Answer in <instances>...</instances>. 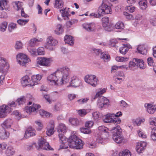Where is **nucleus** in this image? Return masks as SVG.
Wrapping results in <instances>:
<instances>
[{
  "mask_svg": "<svg viewBox=\"0 0 156 156\" xmlns=\"http://www.w3.org/2000/svg\"><path fill=\"white\" fill-rule=\"evenodd\" d=\"M71 71L70 69L67 66H64L58 68L55 72L48 76L47 78L48 80L52 83L55 85L58 84V79L61 78V84H64L69 80V75Z\"/></svg>",
  "mask_w": 156,
  "mask_h": 156,
  "instance_id": "f257e3e1",
  "label": "nucleus"
},
{
  "mask_svg": "<svg viewBox=\"0 0 156 156\" xmlns=\"http://www.w3.org/2000/svg\"><path fill=\"white\" fill-rule=\"evenodd\" d=\"M67 141L70 148L76 149H80L83 148L82 140L74 134H72L67 139Z\"/></svg>",
  "mask_w": 156,
  "mask_h": 156,
  "instance_id": "f03ea898",
  "label": "nucleus"
},
{
  "mask_svg": "<svg viewBox=\"0 0 156 156\" xmlns=\"http://www.w3.org/2000/svg\"><path fill=\"white\" fill-rule=\"evenodd\" d=\"M106 0H104L103 3L98 9V13H92L90 14L91 16H93L95 18H99L103 14H111L112 9L110 6H108L106 4Z\"/></svg>",
  "mask_w": 156,
  "mask_h": 156,
  "instance_id": "7ed1b4c3",
  "label": "nucleus"
},
{
  "mask_svg": "<svg viewBox=\"0 0 156 156\" xmlns=\"http://www.w3.org/2000/svg\"><path fill=\"white\" fill-rule=\"evenodd\" d=\"M113 113H108L105 115L103 118V122L106 123H113L117 125L121 122V119L118 118H114Z\"/></svg>",
  "mask_w": 156,
  "mask_h": 156,
  "instance_id": "20e7f679",
  "label": "nucleus"
},
{
  "mask_svg": "<svg viewBox=\"0 0 156 156\" xmlns=\"http://www.w3.org/2000/svg\"><path fill=\"white\" fill-rule=\"evenodd\" d=\"M84 80L87 83L93 87H95L98 84V80L95 75H87L85 76Z\"/></svg>",
  "mask_w": 156,
  "mask_h": 156,
  "instance_id": "39448f33",
  "label": "nucleus"
},
{
  "mask_svg": "<svg viewBox=\"0 0 156 156\" xmlns=\"http://www.w3.org/2000/svg\"><path fill=\"white\" fill-rule=\"evenodd\" d=\"M58 43V41L52 37H48L47 39V43L45 46L46 48L51 51L54 50V46H55Z\"/></svg>",
  "mask_w": 156,
  "mask_h": 156,
  "instance_id": "423d86ee",
  "label": "nucleus"
},
{
  "mask_svg": "<svg viewBox=\"0 0 156 156\" xmlns=\"http://www.w3.org/2000/svg\"><path fill=\"white\" fill-rule=\"evenodd\" d=\"M16 58L18 63L22 66H24L29 60L27 56L23 53L18 54L16 56Z\"/></svg>",
  "mask_w": 156,
  "mask_h": 156,
  "instance_id": "0eeeda50",
  "label": "nucleus"
},
{
  "mask_svg": "<svg viewBox=\"0 0 156 156\" xmlns=\"http://www.w3.org/2000/svg\"><path fill=\"white\" fill-rule=\"evenodd\" d=\"M39 148L47 150H53L52 148L49 145L46 140L43 139H40L38 142Z\"/></svg>",
  "mask_w": 156,
  "mask_h": 156,
  "instance_id": "6e6552de",
  "label": "nucleus"
},
{
  "mask_svg": "<svg viewBox=\"0 0 156 156\" xmlns=\"http://www.w3.org/2000/svg\"><path fill=\"white\" fill-rule=\"evenodd\" d=\"M98 105L101 108H105L109 103V100L106 97L101 96L100 97L98 101Z\"/></svg>",
  "mask_w": 156,
  "mask_h": 156,
  "instance_id": "1a4fd4ad",
  "label": "nucleus"
},
{
  "mask_svg": "<svg viewBox=\"0 0 156 156\" xmlns=\"http://www.w3.org/2000/svg\"><path fill=\"white\" fill-rule=\"evenodd\" d=\"M110 131L112 134V139H115V138H116V136L117 135H120L122 134L121 129L119 125L115 126V127H112L110 129Z\"/></svg>",
  "mask_w": 156,
  "mask_h": 156,
  "instance_id": "9d476101",
  "label": "nucleus"
},
{
  "mask_svg": "<svg viewBox=\"0 0 156 156\" xmlns=\"http://www.w3.org/2000/svg\"><path fill=\"white\" fill-rule=\"evenodd\" d=\"M11 111V108L5 105H3L0 106V118L5 117L6 116L7 114L10 112Z\"/></svg>",
  "mask_w": 156,
  "mask_h": 156,
  "instance_id": "9b49d317",
  "label": "nucleus"
},
{
  "mask_svg": "<svg viewBox=\"0 0 156 156\" xmlns=\"http://www.w3.org/2000/svg\"><path fill=\"white\" fill-rule=\"evenodd\" d=\"M81 83V81L76 76H73L71 78L70 84L68 87L70 86L74 87H77L79 86Z\"/></svg>",
  "mask_w": 156,
  "mask_h": 156,
  "instance_id": "f8f14e48",
  "label": "nucleus"
},
{
  "mask_svg": "<svg viewBox=\"0 0 156 156\" xmlns=\"http://www.w3.org/2000/svg\"><path fill=\"white\" fill-rule=\"evenodd\" d=\"M51 59L49 58L40 57L38 58L37 63L39 64L44 66H49L51 62Z\"/></svg>",
  "mask_w": 156,
  "mask_h": 156,
  "instance_id": "ddd939ff",
  "label": "nucleus"
},
{
  "mask_svg": "<svg viewBox=\"0 0 156 156\" xmlns=\"http://www.w3.org/2000/svg\"><path fill=\"white\" fill-rule=\"evenodd\" d=\"M6 11L9 10V5L8 0H1L0 1V10Z\"/></svg>",
  "mask_w": 156,
  "mask_h": 156,
  "instance_id": "4468645a",
  "label": "nucleus"
},
{
  "mask_svg": "<svg viewBox=\"0 0 156 156\" xmlns=\"http://www.w3.org/2000/svg\"><path fill=\"white\" fill-rule=\"evenodd\" d=\"M54 127V121L52 120L50 121L46 131L48 136H49L53 134Z\"/></svg>",
  "mask_w": 156,
  "mask_h": 156,
  "instance_id": "2eb2a0df",
  "label": "nucleus"
},
{
  "mask_svg": "<svg viewBox=\"0 0 156 156\" xmlns=\"http://www.w3.org/2000/svg\"><path fill=\"white\" fill-rule=\"evenodd\" d=\"M147 143L145 142H141L137 144L136 147V151L139 153H142L147 145Z\"/></svg>",
  "mask_w": 156,
  "mask_h": 156,
  "instance_id": "dca6fc26",
  "label": "nucleus"
},
{
  "mask_svg": "<svg viewBox=\"0 0 156 156\" xmlns=\"http://www.w3.org/2000/svg\"><path fill=\"white\" fill-rule=\"evenodd\" d=\"M84 29L88 31H93L95 28V25L94 23H85L83 25Z\"/></svg>",
  "mask_w": 156,
  "mask_h": 156,
  "instance_id": "f3484780",
  "label": "nucleus"
},
{
  "mask_svg": "<svg viewBox=\"0 0 156 156\" xmlns=\"http://www.w3.org/2000/svg\"><path fill=\"white\" fill-rule=\"evenodd\" d=\"M36 134V132L35 130L32 127L28 128L25 132L24 136L27 138L30 136H35Z\"/></svg>",
  "mask_w": 156,
  "mask_h": 156,
  "instance_id": "a211bd4d",
  "label": "nucleus"
},
{
  "mask_svg": "<svg viewBox=\"0 0 156 156\" xmlns=\"http://www.w3.org/2000/svg\"><path fill=\"white\" fill-rule=\"evenodd\" d=\"M9 135V132L6 131L5 129H0V139L4 140L7 139Z\"/></svg>",
  "mask_w": 156,
  "mask_h": 156,
  "instance_id": "6ab92c4d",
  "label": "nucleus"
},
{
  "mask_svg": "<svg viewBox=\"0 0 156 156\" xmlns=\"http://www.w3.org/2000/svg\"><path fill=\"white\" fill-rule=\"evenodd\" d=\"M13 123V121L12 119H6L1 124L2 128L4 129L9 128Z\"/></svg>",
  "mask_w": 156,
  "mask_h": 156,
  "instance_id": "aec40b11",
  "label": "nucleus"
},
{
  "mask_svg": "<svg viewBox=\"0 0 156 156\" xmlns=\"http://www.w3.org/2000/svg\"><path fill=\"white\" fill-rule=\"evenodd\" d=\"M41 106L39 105L33 104L31 106L27 107L26 108V112L27 113H31L32 112L36 111V110L40 108Z\"/></svg>",
  "mask_w": 156,
  "mask_h": 156,
  "instance_id": "412c9836",
  "label": "nucleus"
},
{
  "mask_svg": "<svg viewBox=\"0 0 156 156\" xmlns=\"http://www.w3.org/2000/svg\"><path fill=\"white\" fill-rule=\"evenodd\" d=\"M109 137V132L101 133L100 137H98L97 139V141H98L99 143H102L103 140H106L108 139Z\"/></svg>",
  "mask_w": 156,
  "mask_h": 156,
  "instance_id": "4be33fe9",
  "label": "nucleus"
},
{
  "mask_svg": "<svg viewBox=\"0 0 156 156\" xmlns=\"http://www.w3.org/2000/svg\"><path fill=\"white\" fill-rule=\"evenodd\" d=\"M144 106L147 108V112L150 114L154 113L156 110V107L155 106H153L151 104L146 103L145 104Z\"/></svg>",
  "mask_w": 156,
  "mask_h": 156,
  "instance_id": "5701e85b",
  "label": "nucleus"
},
{
  "mask_svg": "<svg viewBox=\"0 0 156 156\" xmlns=\"http://www.w3.org/2000/svg\"><path fill=\"white\" fill-rule=\"evenodd\" d=\"M28 78L29 77L28 76H26L22 78L21 83L23 87H25L29 85L30 86H34V84L29 83V81H30L29 80L30 79H29Z\"/></svg>",
  "mask_w": 156,
  "mask_h": 156,
  "instance_id": "b1692460",
  "label": "nucleus"
},
{
  "mask_svg": "<svg viewBox=\"0 0 156 156\" xmlns=\"http://www.w3.org/2000/svg\"><path fill=\"white\" fill-rule=\"evenodd\" d=\"M69 8H66L64 9H62L60 10L62 16L64 17L65 20L69 19V17L70 16L68 12Z\"/></svg>",
  "mask_w": 156,
  "mask_h": 156,
  "instance_id": "393cba45",
  "label": "nucleus"
},
{
  "mask_svg": "<svg viewBox=\"0 0 156 156\" xmlns=\"http://www.w3.org/2000/svg\"><path fill=\"white\" fill-rule=\"evenodd\" d=\"M74 40L73 37L69 35H66L64 37V41L66 43L70 45L74 44Z\"/></svg>",
  "mask_w": 156,
  "mask_h": 156,
  "instance_id": "a878e982",
  "label": "nucleus"
},
{
  "mask_svg": "<svg viewBox=\"0 0 156 156\" xmlns=\"http://www.w3.org/2000/svg\"><path fill=\"white\" fill-rule=\"evenodd\" d=\"M136 49L139 53L143 55H145L147 52V50L146 47L143 45H138Z\"/></svg>",
  "mask_w": 156,
  "mask_h": 156,
  "instance_id": "bb28decb",
  "label": "nucleus"
},
{
  "mask_svg": "<svg viewBox=\"0 0 156 156\" xmlns=\"http://www.w3.org/2000/svg\"><path fill=\"white\" fill-rule=\"evenodd\" d=\"M66 131V128L65 125L63 123H60L58 128V132L59 134H64Z\"/></svg>",
  "mask_w": 156,
  "mask_h": 156,
  "instance_id": "cd10ccee",
  "label": "nucleus"
},
{
  "mask_svg": "<svg viewBox=\"0 0 156 156\" xmlns=\"http://www.w3.org/2000/svg\"><path fill=\"white\" fill-rule=\"evenodd\" d=\"M69 121L70 123L72 125L77 126L80 124L81 122L80 121L76 118H71L69 119Z\"/></svg>",
  "mask_w": 156,
  "mask_h": 156,
  "instance_id": "c85d7f7f",
  "label": "nucleus"
},
{
  "mask_svg": "<svg viewBox=\"0 0 156 156\" xmlns=\"http://www.w3.org/2000/svg\"><path fill=\"white\" fill-rule=\"evenodd\" d=\"M137 58H134L133 60L132 61L129 62V67L132 70H134L133 67H135L134 69H136L137 67Z\"/></svg>",
  "mask_w": 156,
  "mask_h": 156,
  "instance_id": "c756f323",
  "label": "nucleus"
},
{
  "mask_svg": "<svg viewBox=\"0 0 156 156\" xmlns=\"http://www.w3.org/2000/svg\"><path fill=\"white\" fill-rule=\"evenodd\" d=\"M42 78V76L39 74L36 75H33L31 77V80L34 83L33 84L34 85L36 83L40 80Z\"/></svg>",
  "mask_w": 156,
  "mask_h": 156,
  "instance_id": "7c9ffc66",
  "label": "nucleus"
},
{
  "mask_svg": "<svg viewBox=\"0 0 156 156\" xmlns=\"http://www.w3.org/2000/svg\"><path fill=\"white\" fill-rule=\"evenodd\" d=\"M15 153L13 148L11 147H8L5 151V153L8 156H12Z\"/></svg>",
  "mask_w": 156,
  "mask_h": 156,
  "instance_id": "2f4dec72",
  "label": "nucleus"
},
{
  "mask_svg": "<svg viewBox=\"0 0 156 156\" xmlns=\"http://www.w3.org/2000/svg\"><path fill=\"white\" fill-rule=\"evenodd\" d=\"M147 0H140L139 4L140 9L143 10H145L147 7Z\"/></svg>",
  "mask_w": 156,
  "mask_h": 156,
  "instance_id": "473e14b6",
  "label": "nucleus"
},
{
  "mask_svg": "<svg viewBox=\"0 0 156 156\" xmlns=\"http://www.w3.org/2000/svg\"><path fill=\"white\" fill-rule=\"evenodd\" d=\"M100 57L101 58H102L105 61H108L110 59L109 55L106 52H103L101 53Z\"/></svg>",
  "mask_w": 156,
  "mask_h": 156,
  "instance_id": "72a5a7b5",
  "label": "nucleus"
},
{
  "mask_svg": "<svg viewBox=\"0 0 156 156\" xmlns=\"http://www.w3.org/2000/svg\"><path fill=\"white\" fill-rule=\"evenodd\" d=\"M63 2L62 0H55V7L57 8H61L63 6Z\"/></svg>",
  "mask_w": 156,
  "mask_h": 156,
  "instance_id": "f704fd0d",
  "label": "nucleus"
},
{
  "mask_svg": "<svg viewBox=\"0 0 156 156\" xmlns=\"http://www.w3.org/2000/svg\"><path fill=\"white\" fill-rule=\"evenodd\" d=\"M151 128V137L154 141H156V127H154Z\"/></svg>",
  "mask_w": 156,
  "mask_h": 156,
  "instance_id": "c9c22d12",
  "label": "nucleus"
},
{
  "mask_svg": "<svg viewBox=\"0 0 156 156\" xmlns=\"http://www.w3.org/2000/svg\"><path fill=\"white\" fill-rule=\"evenodd\" d=\"M14 48L16 50L22 49L23 48V43L20 41H16L14 45Z\"/></svg>",
  "mask_w": 156,
  "mask_h": 156,
  "instance_id": "e433bc0d",
  "label": "nucleus"
},
{
  "mask_svg": "<svg viewBox=\"0 0 156 156\" xmlns=\"http://www.w3.org/2000/svg\"><path fill=\"white\" fill-rule=\"evenodd\" d=\"M116 136V138H115V139H113V140L117 143H121L124 139L122 134L120 135H117Z\"/></svg>",
  "mask_w": 156,
  "mask_h": 156,
  "instance_id": "4c0bfd02",
  "label": "nucleus"
},
{
  "mask_svg": "<svg viewBox=\"0 0 156 156\" xmlns=\"http://www.w3.org/2000/svg\"><path fill=\"white\" fill-rule=\"evenodd\" d=\"M27 49L31 55L33 56L37 55V52L35 48L29 46Z\"/></svg>",
  "mask_w": 156,
  "mask_h": 156,
  "instance_id": "58836bf2",
  "label": "nucleus"
},
{
  "mask_svg": "<svg viewBox=\"0 0 156 156\" xmlns=\"http://www.w3.org/2000/svg\"><path fill=\"white\" fill-rule=\"evenodd\" d=\"M63 31V30L62 25L58 24L57 25V29L55 31V32L56 34H62Z\"/></svg>",
  "mask_w": 156,
  "mask_h": 156,
  "instance_id": "ea45409f",
  "label": "nucleus"
},
{
  "mask_svg": "<svg viewBox=\"0 0 156 156\" xmlns=\"http://www.w3.org/2000/svg\"><path fill=\"white\" fill-rule=\"evenodd\" d=\"M119 156H131V154L128 150H125L120 152L119 154Z\"/></svg>",
  "mask_w": 156,
  "mask_h": 156,
  "instance_id": "a19ab883",
  "label": "nucleus"
},
{
  "mask_svg": "<svg viewBox=\"0 0 156 156\" xmlns=\"http://www.w3.org/2000/svg\"><path fill=\"white\" fill-rule=\"evenodd\" d=\"M115 27L117 29H122L124 27V25L122 22L119 21L115 24Z\"/></svg>",
  "mask_w": 156,
  "mask_h": 156,
  "instance_id": "79ce46f5",
  "label": "nucleus"
},
{
  "mask_svg": "<svg viewBox=\"0 0 156 156\" xmlns=\"http://www.w3.org/2000/svg\"><path fill=\"white\" fill-rule=\"evenodd\" d=\"M64 134H58V136L61 143L64 144L67 141L66 137L64 136Z\"/></svg>",
  "mask_w": 156,
  "mask_h": 156,
  "instance_id": "37998d69",
  "label": "nucleus"
},
{
  "mask_svg": "<svg viewBox=\"0 0 156 156\" xmlns=\"http://www.w3.org/2000/svg\"><path fill=\"white\" fill-rule=\"evenodd\" d=\"M8 25V23L6 22H4L1 23L0 25V31L4 32L6 30Z\"/></svg>",
  "mask_w": 156,
  "mask_h": 156,
  "instance_id": "c03bdc74",
  "label": "nucleus"
},
{
  "mask_svg": "<svg viewBox=\"0 0 156 156\" xmlns=\"http://www.w3.org/2000/svg\"><path fill=\"white\" fill-rule=\"evenodd\" d=\"M29 21V20H23L20 19L18 20L17 22L20 26H23L27 23Z\"/></svg>",
  "mask_w": 156,
  "mask_h": 156,
  "instance_id": "a18cd8bd",
  "label": "nucleus"
},
{
  "mask_svg": "<svg viewBox=\"0 0 156 156\" xmlns=\"http://www.w3.org/2000/svg\"><path fill=\"white\" fill-rule=\"evenodd\" d=\"M26 100L25 97L24 96H22L18 98L17 101L19 105H20L25 103L26 102Z\"/></svg>",
  "mask_w": 156,
  "mask_h": 156,
  "instance_id": "49530a36",
  "label": "nucleus"
},
{
  "mask_svg": "<svg viewBox=\"0 0 156 156\" xmlns=\"http://www.w3.org/2000/svg\"><path fill=\"white\" fill-rule=\"evenodd\" d=\"M16 28V24L15 23H12L9 24L8 27V30L9 32H12L13 30Z\"/></svg>",
  "mask_w": 156,
  "mask_h": 156,
  "instance_id": "de8ad7c7",
  "label": "nucleus"
},
{
  "mask_svg": "<svg viewBox=\"0 0 156 156\" xmlns=\"http://www.w3.org/2000/svg\"><path fill=\"white\" fill-rule=\"evenodd\" d=\"M37 55H44L45 53L44 48L43 47H40L37 50Z\"/></svg>",
  "mask_w": 156,
  "mask_h": 156,
  "instance_id": "09e8293b",
  "label": "nucleus"
},
{
  "mask_svg": "<svg viewBox=\"0 0 156 156\" xmlns=\"http://www.w3.org/2000/svg\"><path fill=\"white\" fill-rule=\"evenodd\" d=\"M103 27H106L108 24L109 19L108 17H104L102 19Z\"/></svg>",
  "mask_w": 156,
  "mask_h": 156,
  "instance_id": "8fccbe9b",
  "label": "nucleus"
},
{
  "mask_svg": "<svg viewBox=\"0 0 156 156\" xmlns=\"http://www.w3.org/2000/svg\"><path fill=\"white\" fill-rule=\"evenodd\" d=\"M77 21L76 20L74 19L67 21L66 23V26L67 28L70 27L72 25L76 23Z\"/></svg>",
  "mask_w": 156,
  "mask_h": 156,
  "instance_id": "3c124183",
  "label": "nucleus"
},
{
  "mask_svg": "<svg viewBox=\"0 0 156 156\" xmlns=\"http://www.w3.org/2000/svg\"><path fill=\"white\" fill-rule=\"evenodd\" d=\"M128 51V48L126 47L123 46L121 47L119 49L120 52L122 54H125L126 52Z\"/></svg>",
  "mask_w": 156,
  "mask_h": 156,
  "instance_id": "603ef678",
  "label": "nucleus"
},
{
  "mask_svg": "<svg viewBox=\"0 0 156 156\" xmlns=\"http://www.w3.org/2000/svg\"><path fill=\"white\" fill-rule=\"evenodd\" d=\"M14 3L17 7V10L18 11L20 10H21L22 9H23V8L22 7V6L23 5V3L19 1H16L14 2Z\"/></svg>",
  "mask_w": 156,
  "mask_h": 156,
  "instance_id": "864d4df0",
  "label": "nucleus"
},
{
  "mask_svg": "<svg viewBox=\"0 0 156 156\" xmlns=\"http://www.w3.org/2000/svg\"><path fill=\"white\" fill-rule=\"evenodd\" d=\"M137 64V66H138V65L140 67L141 69H144V62L143 60L141 59H137L136 60Z\"/></svg>",
  "mask_w": 156,
  "mask_h": 156,
  "instance_id": "5fc2aeb1",
  "label": "nucleus"
},
{
  "mask_svg": "<svg viewBox=\"0 0 156 156\" xmlns=\"http://www.w3.org/2000/svg\"><path fill=\"white\" fill-rule=\"evenodd\" d=\"M80 130L82 133L84 134H90L91 133V131L90 130V129H89L87 127H86V128H80Z\"/></svg>",
  "mask_w": 156,
  "mask_h": 156,
  "instance_id": "6e6d98bb",
  "label": "nucleus"
},
{
  "mask_svg": "<svg viewBox=\"0 0 156 156\" xmlns=\"http://www.w3.org/2000/svg\"><path fill=\"white\" fill-rule=\"evenodd\" d=\"M116 60L118 62H123V61H126L128 60V58H124L122 57L117 56L116 58Z\"/></svg>",
  "mask_w": 156,
  "mask_h": 156,
  "instance_id": "4d7b16f0",
  "label": "nucleus"
},
{
  "mask_svg": "<svg viewBox=\"0 0 156 156\" xmlns=\"http://www.w3.org/2000/svg\"><path fill=\"white\" fill-rule=\"evenodd\" d=\"M144 119L141 120L139 119H136L135 120L134 122L133 123L135 125H136L137 126H139L140 125L141 122H144Z\"/></svg>",
  "mask_w": 156,
  "mask_h": 156,
  "instance_id": "13d9d810",
  "label": "nucleus"
},
{
  "mask_svg": "<svg viewBox=\"0 0 156 156\" xmlns=\"http://www.w3.org/2000/svg\"><path fill=\"white\" fill-rule=\"evenodd\" d=\"M37 41H38V40L35 38L31 39L29 43V46H34L36 42Z\"/></svg>",
  "mask_w": 156,
  "mask_h": 156,
  "instance_id": "bf43d9fd",
  "label": "nucleus"
},
{
  "mask_svg": "<svg viewBox=\"0 0 156 156\" xmlns=\"http://www.w3.org/2000/svg\"><path fill=\"white\" fill-rule=\"evenodd\" d=\"M117 43V41L115 39H112L110 40V45L112 47L116 48L118 47L116 44Z\"/></svg>",
  "mask_w": 156,
  "mask_h": 156,
  "instance_id": "052dcab7",
  "label": "nucleus"
},
{
  "mask_svg": "<svg viewBox=\"0 0 156 156\" xmlns=\"http://www.w3.org/2000/svg\"><path fill=\"white\" fill-rule=\"evenodd\" d=\"M149 122L151 125H154V127H156V118H151L149 120Z\"/></svg>",
  "mask_w": 156,
  "mask_h": 156,
  "instance_id": "680f3d73",
  "label": "nucleus"
},
{
  "mask_svg": "<svg viewBox=\"0 0 156 156\" xmlns=\"http://www.w3.org/2000/svg\"><path fill=\"white\" fill-rule=\"evenodd\" d=\"M105 29V30L108 31H110L112 30L113 27L112 25H109V24L108 25H107V26L106 27H103Z\"/></svg>",
  "mask_w": 156,
  "mask_h": 156,
  "instance_id": "e2e57ef3",
  "label": "nucleus"
},
{
  "mask_svg": "<svg viewBox=\"0 0 156 156\" xmlns=\"http://www.w3.org/2000/svg\"><path fill=\"white\" fill-rule=\"evenodd\" d=\"M94 124V122L93 121H90L87 122L85 124V127L90 128Z\"/></svg>",
  "mask_w": 156,
  "mask_h": 156,
  "instance_id": "0e129e2a",
  "label": "nucleus"
},
{
  "mask_svg": "<svg viewBox=\"0 0 156 156\" xmlns=\"http://www.w3.org/2000/svg\"><path fill=\"white\" fill-rule=\"evenodd\" d=\"M138 133L139 136L142 138H145L147 137L146 135L141 130H139Z\"/></svg>",
  "mask_w": 156,
  "mask_h": 156,
  "instance_id": "69168bd1",
  "label": "nucleus"
},
{
  "mask_svg": "<svg viewBox=\"0 0 156 156\" xmlns=\"http://www.w3.org/2000/svg\"><path fill=\"white\" fill-rule=\"evenodd\" d=\"M135 8L130 6H128L126 7V10L130 12H133L134 11Z\"/></svg>",
  "mask_w": 156,
  "mask_h": 156,
  "instance_id": "338daca9",
  "label": "nucleus"
},
{
  "mask_svg": "<svg viewBox=\"0 0 156 156\" xmlns=\"http://www.w3.org/2000/svg\"><path fill=\"white\" fill-rule=\"evenodd\" d=\"M78 113L81 116H83L87 114L86 111L85 109L79 110Z\"/></svg>",
  "mask_w": 156,
  "mask_h": 156,
  "instance_id": "774afa93",
  "label": "nucleus"
}]
</instances>
